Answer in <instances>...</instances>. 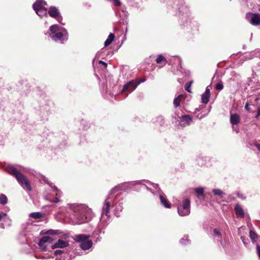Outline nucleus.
Returning a JSON list of instances; mask_svg holds the SVG:
<instances>
[{
  "label": "nucleus",
  "instance_id": "nucleus-1",
  "mask_svg": "<svg viewBox=\"0 0 260 260\" xmlns=\"http://www.w3.org/2000/svg\"><path fill=\"white\" fill-rule=\"evenodd\" d=\"M69 217L74 224H80L89 222L92 217V211L83 205H73L70 206Z\"/></svg>",
  "mask_w": 260,
  "mask_h": 260
},
{
  "label": "nucleus",
  "instance_id": "nucleus-29",
  "mask_svg": "<svg viewBox=\"0 0 260 260\" xmlns=\"http://www.w3.org/2000/svg\"><path fill=\"white\" fill-rule=\"evenodd\" d=\"M182 98V95H179L177 98L174 100V105L175 107H177L180 105V100Z\"/></svg>",
  "mask_w": 260,
  "mask_h": 260
},
{
  "label": "nucleus",
  "instance_id": "nucleus-5",
  "mask_svg": "<svg viewBox=\"0 0 260 260\" xmlns=\"http://www.w3.org/2000/svg\"><path fill=\"white\" fill-rule=\"evenodd\" d=\"M144 182V183H142L141 181H137L135 183V185H140L141 188H146L147 190L154 196H158L162 192L157 184L152 183L148 180H145Z\"/></svg>",
  "mask_w": 260,
  "mask_h": 260
},
{
  "label": "nucleus",
  "instance_id": "nucleus-9",
  "mask_svg": "<svg viewBox=\"0 0 260 260\" xmlns=\"http://www.w3.org/2000/svg\"><path fill=\"white\" fill-rule=\"evenodd\" d=\"M247 20L253 25H260V14L247 13L246 15Z\"/></svg>",
  "mask_w": 260,
  "mask_h": 260
},
{
  "label": "nucleus",
  "instance_id": "nucleus-38",
  "mask_svg": "<svg viewBox=\"0 0 260 260\" xmlns=\"http://www.w3.org/2000/svg\"><path fill=\"white\" fill-rule=\"evenodd\" d=\"M256 251H257V253L258 255V257L260 259V246L258 244L256 245Z\"/></svg>",
  "mask_w": 260,
  "mask_h": 260
},
{
  "label": "nucleus",
  "instance_id": "nucleus-49",
  "mask_svg": "<svg viewBox=\"0 0 260 260\" xmlns=\"http://www.w3.org/2000/svg\"><path fill=\"white\" fill-rule=\"evenodd\" d=\"M242 241H243V243L245 242V241H244V240H242Z\"/></svg>",
  "mask_w": 260,
  "mask_h": 260
},
{
  "label": "nucleus",
  "instance_id": "nucleus-24",
  "mask_svg": "<svg viewBox=\"0 0 260 260\" xmlns=\"http://www.w3.org/2000/svg\"><path fill=\"white\" fill-rule=\"evenodd\" d=\"M156 61L157 63H163L164 65L167 63L166 59L162 55H159L156 59Z\"/></svg>",
  "mask_w": 260,
  "mask_h": 260
},
{
  "label": "nucleus",
  "instance_id": "nucleus-20",
  "mask_svg": "<svg viewBox=\"0 0 260 260\" xmlns=\"http://www.w3.org/2000/svg\"><path fill=\"white\" fill-rule=\"evenodd\" d=\"M123 203L122 201H119L118 203L116 205L115 214L117 216H119V213L122 210V207L121 206Z\"/></svg>",
  "mask_w": 260,
  "mask_h": 260
},
{
  "label": "nucleus",
  "instance_id": "nucleus-7",
  "mask_svg": "<svg viewBox=\"0 0 260 260\" xmlns=\"http://www.w3.org/2000/svg\"><path fill=\"white\" fill-rule=\"evenodd\" d=\"M89 236L85 235H78L76 236L77 241L80 242V247L83 250H87L92 245V240L89 239Z\"/></svg>",
  "mask_w": 260,
  "mask_h": 260
},
{
  "label": "nucleus",
  "instance_id": "nucleus-25",
  "mask_svg": "<svg viewBox=\"0 0 260 260\" xmlns=\"http://www.w3.org/2000/svg\"><path fill=\"white\" fill-rule=\"evenodd\" d=\"M43 233L44 234H46V235H58V234H60L61 233L59 230H49L46 231V232H44Z\"/></svg>",
  "mask_w": 260,
  "mask_h": 260
},
{
  "label": "nucleus",
  "instance_id": "nucleus-44",
  "mask_svg": "<svg viewBox=\"0 0 260 260\" xmlns=\"http://www.w3.org/2000/svg\"><path fill=\"white\" fill-rule=\"evenodd\" d=\"M260 116V107L258 108V110H257V116L256 117H258Z\"/></svg>",
  "mask_w": 260,
  "mask_h": 260
},
{
  "label": "nucleus",
  "instance_id": "nucleus-45",
  "mask_svg": "<svg viewBox=\"0 0 260 260\" xmlns=\"http://www.w3.org/2000/svg\"><path fill=\"white\" fill-rule=\"evenodd\" d=\"M42 257H43V258H46V259H47V258H48L49 257V255H47V256H42Z\"/></svg>",
  "mask_w": 260,
  "mask_h": 260
},
{
  "label": "nucleus",
  "instance_id": "nucleus-11",
  "mask_svg": "<svg viewBox=\"0 0 260 260\" xmlns=\"http://www.w3.org/2000/svg\"><path fill=\"white\" fill-rule=\"evenodd\" d=\"M51 241V239L49 236H44L43 237L39 242V246L40 249L42 251H46L47 248L48 247L47 243H50Z\"/></svg>",
  "mask_w": 260,
  "mask_h": 260
},
{
  "label": "nucleus",
  "instance_id": "nucleus-42",
  "mask_svg": "<svg viewBox=\"0 0 260 260\" xmlns=\"http://www.w3.org/2000/svg\"><path fill=\"white\" fill-rule=\"evenodd\" d=\"M99 64H102L104 65L105 67H106L107 66L106 63H105V62H104V61H103L102 60H100L99 61Z\"/></svg>",
  "mask_w": 260,
  "mask_h": 260
},
{
  "label": "nucleus",
  "instance_id": "nucleus-41",
  "mask_svg": "<svg viewBox=\"0 0 260 260\" xmlns=\"http://www.w3.org/2000/svg\"><path fill=\"white\" fill-rule=\"evenodd\" d=\"M255 146L256 147V148L258 149V150L259 151H260V144H258V143H256L255 144Z\"/></svg>",
  "mask_w": 260,
  "mask_h": 260
},
{
  "label": "nucleus",
  "instance_id": "nucleus-36",
  "mask_svg": "<svg viewBox=\"0 0 260 260\" xmlns=\"http://www.w3.org/2000/svg\"><path fill=\"white\" fill-rule=\"evenodd\" d=\"M44 182L47 183L50 187H53L54 185H53V184L50 182L47 179L45 178L44 179Z\"/></svg>",
  "mask_w": 260,
  "mask_h": 260
},
{
  "label": "nucleus",
  "instance_id": "nucleus-39",
  "mask_svg": "<svg viewBox=\"0 0 260 260\" xmlns=\"http://www.w3.org/2000/svg\"><path fill=\"white\" fill-rule=\"evenodd\" d=\"M214 233L215 235H216L218 236H220L221 235L220 231L217 229H215L214 230Z\"/></svg>",
  "mask_w": 260,
  "mask_h": 260
},
{
  "label": "nucleus",
  "instance_id": "nucleus-15",
  "mask_svg": "<svg viewBox=\"0 0 260 260\" xmlns=\"http://www.w3.org/2000/svg\"><path fill=\"white\" fill-rule=\"evenodd\" d=\"M48 14L51 17L56 18L58 21L61 23V17L59 16V12L57 8L54 7H50L48 11Z\"/></svg>",
  "mask_w": 260,
  "mask_h": 260
},
{
  "label": "nucleus",
  "instance_id": "nucleus-26",
  "mask_svg": "<svg viewBox=\"0 0 260 260\" xmlns=\"http://www.w3.org/2000/svg\"><path fill=\"white\" fill-rule=\"evenodd\" d=\"M249 236L253 242H255L256 241L257 239V234L253 231H250Z\"/></svg>",
  "mask_w": 260,
  "mask_h": 260
},
{
  "label": "nucleus",
  "instance_id": "nucleus-40",
  "mask_svg": "<svg viewBox=\"0 0 260 260\" xmlns=\"http://www.w3.org/2000/svg\"><path fill=\"white\" fill-rule=\"evenodd\" d=\"M114 2V4L115 6H120V2L119 0H113Z\"/></svg>",
  "mask_w": 260,
  "mask_h": 260
},
{
  "label": "nucleus",
  "instance_id": "nucleus-17",
  "mask_svg": "<svg viewBox=\"0 0 260 260\" xmlns=\"http://www.w3.org/2000/svg\"><path fill=\"white\" fill-rule=\"evenodd\" d=\"M69 243L65 240L59 239L55 244L52 246L53 249L57 248H64L69 246Z\"/></svg>",
  "mask_w": 260,
  "mask_h": 260
},
{
  "label": "nucleus",
  "instance_id": "nucleus-22",
  "mask_svg": "<svg viewBox=\"0 0 260 260\" xmlns=\"http://www.w3.org/2000/svg\"><path fill=\"white\" fill-rule=\"evenodd\" d=\"M44 214L41 212H32L30 213L29 217L35 219H40L44 217Z\"/></svg>",
  "mask_w": 260,
  "mask_h": 260
},
{
  "label": "nucleus",
  "instance_id": "nucleus-8",
  "mask_svg": "<svg viewBox=\"0 0 260 260\" xmlns=\"http://www.w3.org/2000/svg\"><path fill=\"white\" fill-rule=\"evenodd\" d=\"M178 213L181 216L188 215L190 212V202L188 199L183 201L182 205L178 207Z\"/></svg>",
  "mask_w": 260,
  "mask_h": 260
},
{
  "label": "nucleus",
  "instance_id": "nucleus-14",
  "mask_svg": "<svg viewBox=\"0 0 260 260\" xmlns=\"http://www.w3.org/2000/svg\"><path fill=\"white\" fill-rule=\"evenodd\" d=\"M192 122L191 117L188 115H183L180 118V124L181 126L189 125Z\"/></svg>",
  "mask_w": 260,
  "mask_h": 260
},
{
  "label": "nucleus",
  "instance_id": "nucleus-16",
  "mask_svg": "<svg viewBox=\"0 0 260 260\" xmlns=\"http://www.w3.org/2000/svg\"><path fill=\"white\" fill-rule=\"evenodd\" d=\"M159 198L160 204L166 208H170L171 204L170 202L167 200L166 197L163 195L162 192L158 195Z\"/></svg>",
  "mask_w": 260,
  "mask_h": 260
},
{
  "label": "nucleus",
  "instance_id": "nucleus-3",
  "mask_svg": "<svg viewBox=\"0 0 260 260\" xmlns=\"http://www.w3.org/2000/svg\"><path fill=\"white\" fill-rule=\"evenodd\" d=\"M5 170L10 174L13 175L25 190L28 191L31 190V187L28 180L15 168L12 165H8L5 167Z\"/></svg>",
  "mask_w": 260,
  "mask_h": 260
},
{
  "label": "nucleus",
  "instance_id": "nucleus-30",
  "mask_svg": "<svg viewBox=\"0 0 260 260\" xmlns=\"http://www.w3.org/2000/svg\"><path fill=\"white\" fill-rule=\"evenodd\" d=\"M189 240L188 239L187 236H184L180 241L181 244L185 245L188 242Z\"/></svg>",
  "mask_w": 260,
  "mask_h": 260
},
{
  "label": "nucleus",
  "instance_id": "nucleus-37",
  "mask_svg": "<svg viewBox=\"0 0 260 260\" xmlns=\"http://www.w3.org/2000/svg\"><path fill=\"white\" fill-rule=\"evenodd\" d=\"M211 88V86H208L206 87V91L205 92V93L210 94V89Z\"/></svg>",
  "mask_w": 260,
  "mask_h": 260
},
{
  "label": "nucleus",
  "instance_id": "nucleus-2",
  "mask_svg": "<svg viewBox=\"0 0 260 260\" xmlns=\"http://www.w3.org/2000/svg\"><path fill=\"white\" fill-rule=\"evenodd\" d=\"M126 183H122L118 185L111 189L107 198H106L102 209L101 221L107 222L110 219V208L114 206L115 200L120 196L122 191H125Z\"/></svg>",
  "mask_w": 260,
  "mask_h": 260
},
{
  "label": "nucleus",
  "instance_id": "nucleus-33",
  "mask_svg": "<svg viewBox=\"0 0 260 260\" xmlns=\"http://www.w3.org/2000/svg\"><path fill=\"white\" fill-rule=\"evenodd\" d=\"M223 85L221 81L219 82L216 85V89L218 90H221L223 89Z\"/></svg>",
  "mask_w": 260,
  "mask_h": 260
},
{
  "label": "nucleus",
  "instance_id": "nucleus-19",
  "mask_svg": "<svg viewBox=\"0 0 260 260\" xmlns=\"http://www.w3.org/2000/svg\"><path fill=\"white\" fill-rule=\"evenodd\" d=\"M235 211L236 214L238 217H244V213L242 207L238 204H236L235 206Z\"/></svg>",
  "mask_w": 260,
  "mask_h": 260
},
{
  "label": "nucleus",
  "instance_id": "nucleus-21",
  "mask_svg": "<svg viewBox=\"0 0 260 260\" xmlns=\"http://www.w3.org/2000/svg\"><path fill=\"white\" fill-rule=\"evenodd\" d=\"M114 38H115L114 35L112 33L110 34L107 39L105 42V43H104L105 46L107 47V46H109V45H110L112 43V42L113 41V40H114Z\"/></svg>",
  "mask_w": 260,
  "mask_h": 260
},
{
  "label": "nucleus",
  "instance_id": "nucleus-10",
  "mask_svg": "<svg viewBox=\"0 0 260 260\" xmlns=\"http://www.w3.org/2000/svg\"><path fill=\"white\" fill-rule=\"evenodd\" d=\"M0 228H5V226H10L11 224V220L8 217L7 214L2 212L0 213Z\"/></svg>",
  "mask_w": 260,
  "mask_h": 260
},
{
  "label": "nucleus",
  "instance_id": "nucleus-27",
  "mask_svg": "<svg viewBox=\"0 0 260 260\" xmlns=\"http://www.w3.org/2000/svg\"><path fill=\"white\" fill-rule=\"evenodd\" d=\"M210 94L204 93L202 96V102L204 104H207L209 102Z\"/></svg>",
  "mask_w": 260,
  "mask_h": 260
},
{
  "label": "nucleus",
  "instance_id": "nucleus-18",
  "mask_svg": "<svg viewBox=\"0 0 260 260\" xmlns=\"http://www.w3.org/2000/svg\"><path fill=\"white\" fill-rule=\"evenodd\" d=\"M240 116L237 114H231L230 115V122L233 125H236L240 122Z\"/></svg>",
  "mask_w": 260,
  "mask_h": 260
},
{
  "label": "nucleus",
  "instance_id": "nucleus-43",
  "mask_svg": "<svg viewBox=\"0 0 260 260\" xmlns=\"http://www.w3.org/2000/svg\"><path fill=\"white\" fill-rule=\"evenodd\" d=\"M245 109L248 110V111H249V105H248V103H246L245 106Z\"/></svg>",
  "mask_w": 260,
  "mask_h": 260
},
{
  "label": "nucleus",
  "instance_id": "nucleus-47",
  "mask_svg": "<svg viewBox=\"0 0 260 260\" xmlns=\"http://www.w3.org/2000/svg\"><path fill=\"white\" fill-rule=\"evenodd\" d=\"M242 241H243V243L245 242V241H244V240H242Z\"/></svg>",
  "mask_w": 260,
  "mask_h": 260
},
{
  "label": "nucleus",
  "instance_id": "nucleus-46",
  "mask_svg": "<svg viewBox=\"0 0 260 260\" xmlns=\"http://www.w3.org/2000/svg\"><path fill=\"white\" fill-rule=\"evenodd\" d=\"M145 81V80H142L141 81H139L138 82H140V83L143 82Z\"/></svg>",
  "mask_w": 260,
  "mask_h": 260
},
{
  "label": "nucleus",
  "instance_id": "nucleus-13",
  "mask_svg": "<svg viewBox=\"0 0 260 260\" xmlns=\"http://www.w3.org/2000/svg\"><path fill=\"white\" fill-rule=\"evenodd\" d=\"M140 83V82H135L132 80L125 84L123 87V91H128L131 92L133 91L137 86Z\"/></svg>",
  "mask_w": 260,
  "mask_h": 260
},
{
  "label": "nucleus",
  "instance_id": "nucleus-28",
  "mask_svg": "<svg viewBox=\"0 0 260 260\" xmlns=\"http://www.w3.org/2000/svg\"><path fill=\"white\" fill-rule=\"evenodd\" d=\"M8 202V199L6 196L4 194H0V204L5 205Z\"/></svg>",
  "mask_w": 260,
  "mask_h": 260
},
{
  "label": "nucleus",
  "instance_id": "nucleus-35",
  "mask_svg": "<svg viewBox=\"0 0 260 260\" xmlns=\"http://www.w3.org/2000/svg\"><path fill=\"white\" fill-rule=\"evenodd\" d=\"M50 203H58L60 200L58 197H55L52 200H48Z\"/></svg>",
  "mask_w": 260,
  "mask_h": 260
},
{
  "label": "nucleus",
  "instance_id": "nucleus-31",
  "mask_svg": "<svg viewBox=\"0 0 260 260\" xmlns=\"http://www.w3.org/2000/svg\"><path fill=\"white\" fill-rule=\"evenodd\" d=\"M54 189V191H56V197H58V198H59L62 195V193L58 189V188L54 185L52 187Z\"/></svg>",
  "mask_w": 260,
  "mask_h": 260
},
{
  "label": "nucleus",
  "instance_id": "nucleus-12",
  "mask_svg": "<svg viewBox=\"0 0 260 260\" xmlns=\"http://www.w3.org/2000/svg\"><path fill=\"white\" fill-rule=\"evenodd\" d=\"M54 254L56 256L55 260H65L67 258H70L69 253L62 250H56Z\"/></svg>",
  "mask_w": 260,
  "mask_h": 260
},
{
  "label": "nucleus",
  "instance_id": "nucleus-6",
  "mask_svg": "<svg viewBox=\"0 0 260 260\" xmlns=\"http://www.w3.org/2000/svg\"><path fill=\"white\" fill-rule=\"evenodd\" d=\"M46 5V2L43 0H37L34 4V10L39 16L41 17L47 16V9L45 7V6Z\"/></svg>",
  "mask_w": 260,
  "mask_h": 260
},
{
  "label": "nucleus",
  "instance_id": "nucleus-34",
  "mask_svg": "<svg viewBox=\"0 0 260 260\" xmlns=\"http://www.w3.org/2000/svg\"><path fill=\"white\" fill-rule=\"evenodd\" d=\"M191 83V82H190V83H187V84H186V85L185 86V90L189 93H191V90H190V88Z\"/></svg>",
  "mask_w": 260,
  "mask_h": 260
},
{
  "label": "nucleus",
  "instance_id": "nucleus-32",
  "mask_svg": "<svg viewBox=\"0 0 260 260\" xmlns=\"http://www.w3.org/2000/svg\"><path fill=\"white\" fill-rule=\"evenodd\" d=\"M213 192L215 195L221 196L223 194V192L219 189H214L213 190Z\"/></svg>",
  "mask_w": 260,
  "mask_h": 260
},
{
  "label": "nucleus",
  "instance_id": "nucleus-4",
  "mask_svg": "<svg viewBox=\"0 0 260 260\" xmlns=\"http://www.w3.org/2000/svg\"><path fill=\"white\" fill-rule=\"evenodd\" d=\"M49 36L54 41L60 40L63 43L64 40L68 39V32L67 30L58 25L54 24L50 27Z\"/></svg>",
  "mask_w": 260,
  "mask_h": 260
},
{
  "label": "nucleus",
  "instance_id": "nucleus-48",
  "mask_svg": "<svg viewBox=\"0 0 260 260\" xmlns=\"http://www.w3.org/2000/svg\"><path fill=\"white\" fill-rule=\"evenodd\" d=\"M242 241H243V243L245 242V241H244V240H242Z\"/></svg>",
  "mask_w": 260,
  "mask_h": 260
},
{
  "label": "nucleus",
  "instance_id": "nucleus-23",
  "mask_svg": "<svg viewBox=\"0 0 260 260\" xmlns=\"http://www.w3.org/2000/svg\"><path fill=\"white\" fill-rule=\"evenodd\" d=\"M195 192L198 194L199 197H205L204 193V188L203 187H197L194 189Z\"/></svg>",
  "mask_w": 260,
  "mask_h": 260
}]
</instances>
